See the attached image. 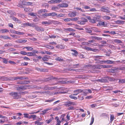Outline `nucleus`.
I'll return each mask as SVG.
<instances>
[{
    "instance_id": "obj_10",
    "label": "nucleus",
    "mask_w": 125,
    "mask_h": 125,
    "mask_svg": "<svg viewBox=\"0 0 125 125\" xmlns=\"http://www.w3.org/2000/svg\"><path fill=\"white\" fill-rule=\"evenodd\" d=\"M71 51L74 52V53H72V54L75 57H77L78 54V52L76 50L71 49Z\"/></svg>"
},
{
    "instance_id": "obj_33",
    "label": "nucleus",
    "mask_w": 125,
    "mask_h": 125,
    "mask_svg": "<svg viewBox=\"0 0 125 125\" xmlns=\"http://www.w3.org/2000/svg\"><path fill=\"white\" fill-rule=\"evenodd\" d=\"M53 119V117H52L49 120H46V122L48 124L51 121H52Z\"/></svg>"
},
{
    "instance_id": "obj_57",
    "label": "nucleus",
    "mask_w": 125,
    "mask_h": 125,
    "mask_svg": "<svg viewBox=\"0 0 125 125\" xmlns=\"http://www.w3.org/2000/svg\"><path fill=\"white\" fill-rule=\"evenodd\" d=\"M41 72H48V70L47 69H41Z\"/></svg>"
},
{
    "instance_id": "obj_18",
    "label": "nucleus",
    "mask_w": 125,
    "mask_h": 125,
    "mask_svg": "<svg viewBox=\"0 0 125 125\" xmlns=\"http://www.w3.org/2000/svg\"><path fill=\"white\" fill-rule=\"evenodd\" d=\"M9 32V30L6 29L0 30V32L3 33Z\"/></svg>"
},
{
    "instance_id": "obj_16",
    "label": "nucleus",
    "mask_w": 125,
    "mask_h": 125,
    "mask_svg": "<svg viewBox=\"0 0 125 125\" xmlns=\"http://www.w3.org/2000/svg\"><path fill=\"white\" fill-rule=\"evenodd\" d=\"M17 90L18 91H21L22 90L24 89L25 88L24 86H20L17 87Z\"/></svg>"
},
{
    "instance_id": "obj_23",
    "label": "nucleus",
    "mask_w": 125,
    "mask_h": 125,
    "mask_svg": "<svg viewBox=\"0 0 125 125\" xmlns=\"http://www.w3.org/2000/svg\"><path fill=\"white\" fill-rule=\"evenodd\" d=\"M34 123L35 124H36L37 125H41L43 124V123L39 121H36Z\"/></svg>"
},
{
    "instance_id": "obj_3",
    "label": "nucleus",
    "mask_w": 125,
    "mask_h": 125,
    "mask_svg": "<svg viewBox=\"0 0 125 125\" xmlns=\"http://www.w3.org/2000/svg\"><path fill=\"white\" fill-rule=\"evenodd\" d=\"M101 9L102 11L107 13H109L110 12V11L109 10V8L107 7L102 6L101 7Z\"/></svg>"
},
{
    "instance_id": "obj_54",
    "label": "nucleus",
    "mask_w": 125,
    "mask_h": 125,
    "mask_svg": "<svg viewBox=\"0 0 125 125\" xmlns=\"http://www.w3.org/2000/svg\"><path fill=\"white\" fill-rule=\"evenodd\" d=\"M64 15V14H60L58 15L57 14V17H63Z\"/></svg>"
},
{
    "instance_id": "obj_47",
    "label": "nucleus",
    "mask_w": 125,
    "mask_h": 125,
    "mask_svg": "<svg viewBox=\"0 0 125 125\" xmlns=\"http://www.w3.org/2000/svg\"><path fill=\"white\" fill-rule=\"evenodd\" d=\"M114 116L113 115H110V122L111 123L113 120L114 118Z\"/></svg>"
},
{
    "instance_id": "obj_38",
    "label": "nucleus",
    "mask_w": 125,
    "mask_h": 125,
    "mask_svg": "<svg viewBox=\"0 0 125 125\" xmlns=\"http://www.w3.org/2000/svg\"><path fill=\"white\" fill-rule=\"evenodd\" d=\"M107 79L110 81H114L115 80V79L114 78L111 77H110L108 76H107Z\"/></svg>"
},
{
    "instance_id": "obj_34",
    "label": "nucleus",
    "mask_w": 125,
    "mask_h": 125,
    "mask_svg": "<svg viewBox=\"0 0 125 125\" xmlns=\"http://www.w3.org/2000/svg\"><path fill=\"white\" fill-rule=\"evenodd\" d=\"M2 38L7 40H10L11 39L10 37L6 36H2Z\"/></svg>"
},
{
    "instance_id": "obj_30",
    "label": "nucleus",
    "mask_w": 125,
    "mask_h": 125,
    "mask_svg": "<svg viewBox=\"0 0 125 125\" xmlns=\"http://www.w3.org/2000/svg\"><path fill=\"white\" fill-rule=\"evenodd\" d=\"M24 48L26 49L28 51H32L33 49L32 47L29 46L25 47Z\"/></svg>"
},
{
    "instance_id": "obj_29",
    "label": "nucleus",
    "mask_w": 125,
    "mask_h": 125,
    "mask_svg": "<svg viewBox=\"0 0 125 125\" xmlns=\"http://www.w3.org/2000/svg\"><path fill=\"white\" fill-rule=\"evenodd\" d=\"M32 52L33 54V56H37V55L35 54V53L38 54L40 53L39 52L35 50L33 51Z\"/></svg>"
},
{
    "instance_id": "obj_37",
    "label": "nucleus",
    "mask_w": 125,
    "mask_h": 125,
    "mask_svg": "<svg viewBox=\"0 0 125 125\" xmlns=\"http://www.w3.org/2000/svg\"><path fill=\"white\" fill-rule=\"evenodd\" d=\"M103 19L105 20H109L111 18V17L109 16L106 15L103 17Z\"/></svg>"
},
{
    "instance_id": "obj_2",
    "label": "nucleus",
    "mask_w": 125,
    "mask_h": 125,
    "mask_svg": "<svg viewBox=\"0 0 125 125\" xmlns=\"http://www.w3.org/2000/svg\"><path fill=\"white\" fill-rule=\"evenodd\" d=\"M76 104L74 102H72L70 101H68L64 104V105L66 107H69L71 106V105H75Z\"/></svg>"
},
{
    "instance_id": "obj_58",
    "label": "nucleus",
    "mask_w": 125,
    "mask_h": 125,
    "mask_svg": "<svg viewBox=\"0 0 125 125\" xmlns=\"http://www.w3.org/2000/svg\"><path fill=\"white\" fill-rule=\"evenodd\" d=\"M73 67L74 68H77L79 67V64H73Z\"/></svg>"
},
{
    "instance_id": "obj_49",
    "label": "nucleus",
    "mask_w": 125,
    "mask_h": 125,
    "mask_svg": "<svg viewBox=\"0 0 125 125\" xmlns=\"http://www.w3.org/2000/svg\"><path fill=\"white\" fill-rule=\"evenodd\" d=\"M57 89V87L54 86V87H49V90H53Z\"/></svg>"
},
{
    "instance_id": "obj_22",
    "label": "nucleus",
    "mask_w": 125,
    "mask_h": 125,
    "mask_svg": "<svg viewBox=\"0 0 125 125\" xmlns=\"http://www.w3.org/2000/svg\"><path fill=\"white\" fill-rule=\"evenodd\" d=\"M91 37L92 38V39H94L98 40H101L102 39V38L96 36H92Z\"/></svg>"
},
{
    "instance_id": "obj_4",
    "label": "nucleus",
    "mask_w": 125,
    "mask_h": 125,
    "mask_svg": "<svg viewBox=\"0 0 125 125\" xmlns=\"http://www.w3.org/2000/svg\"><path fill=\"white\" fill-rule=\"evenodd\" d=\"M97 81L101 83H108V82L107 76L103 77L102 79H99L97 80Z\"/></svg>"
},
{
    "instance_id": "obj_31",
    "label": "nucleus",
    "mask_w": 125,
    "mask_h": 125,
    "mask_svg": "<svg viewBox=\"0 0 125 125\" xmlns=\"http://www.w3.org/2000/svg\"><path fill=\"white\" fill-rule=\"evenodd\" d=\"M101 68H109L111 67V66L106 65H101L100 66Z\"/></svg>"
},
{
    "instance_id": "obj_36",
    "label": "nucleus",
    "mask_w": 125,
    "mask_h": 125,
    "mask_svg": "<svg viewBox=\"0 0 125 125\" xmlns=\"http://www.w3.org/2000/svg\"><path fill=\"white\" fill-rule=\"evenodd\" d=\"M73 95V94L70 95H69V97L75 100L77 99V98L76 97L74 96Z\"/></svg>"
},
{
    "instance_id": "obj_19",
    "label": "nucleus",
    "mask_w": 125,
    "mask_h": 125,
    "mask_svg": "<svg viewBox=\"0 0 125 125\" xmlns=\"http://www.w3.org/2000/svg\"><path fill=\"white\" fill-rule=\"evenodd\" d=\"M55 100V98H52L51 99H48L45 101V102L49 103H51L52 102Z\"/></svg>"
},
{
    "instance_id": "obj_42",
    "label": "nucleus",
    "mask_w": 125,
    "mask_h": 125,
    "mask_svg": "<svg viewBox=\"0 0 125 125\" xmlns=\"http://www.w3.org/2000/svg\"><path fill=\"white\" fill-rule=\"evenodd\" d=\"M85 29L86 30H87L86 32L87 33H90L92 32V31L91 30H89V28H86Z\"/></svg>"
},
{
    "instance_id": "obj_13",
    "label": "nucleus",
    "mask_w": 125,
    "mask_h": 125,
    "mask_svg": "<svg viewBox=\"0 0 125 125\" xmlns=\"http://www.w3.org/2000/svg\"><path fill=\"white\" fill-rule=\"evenodd\" d=\"M76 12H73L70 13L69 14V16L71 17H75L76 15Z\"/></svg>"
},
{
    "instance_id": "obj_15",
    "label": "nucleus",
    "mask_w": 125,
    "mask_h": 125,
    "mask_svg": "<svg viewBox=\"0 0 125 125\" xmlns=\"http://www.w3.org/2000/svg\"><path fill=\"white\" fill-rule=\"evenodd\" d=\"M66 92H60V91H59V92H53L51 93H52V95H54L55 94H58L59 93H62V94H63V93H66Z\"/></svg>"
},
{
    "instance_id": "obj_28",
    "label": "nucleus",
    "mask_w": 125,
    "mask_h": 125,
    "mask_svg": "<svg viewBox=\"0 0 125 125\" xmlns=\"http://www.w3.org/2000/svg\"><path fill=\"white\" fill-rule=\"evenodd\" d=\"M15 34L20 35H23L24 34V33L23 32H21L15 31Z\"/></svg>"
},
{
    "instance_id": "obj_26",
    "label": "nucleus",
    "mask_w": 125,
    "mask_h": 125,
    "mask_svg": "<svg viewBox=\"0 0 125 125\" xmlns=\"http://www.w3.org/2000/svg\"><path fill=\"white\" fill-rule=\"evenodd\" d=\"M55 60L57 61H59V62H62L63 61V59L62 58H61L60 57H58L56 58Z\"/></svg>"
},
{
    "instance_id": "obj_45",
    "label": "nucleus",
    "mask_w": 125,
    "mask_h": 125,
    "mask_svg": "<svg viewBox=\"0 0 125 125\" xmlns=\"http://www.w3.org/2000/svg\"><path fill=\"white\" fill-rule=\"evenodd\" d=\"M74 109V107L73 106H71L67 108V109L68 110H73Z\"/></svg>"
},
{
    "instance_id": "obj_39",
    "label": "nucleus",
    "mask_w": 125,
    "mask_h": 125,
    "mask_svg": "<svg viewBox=\"0 0 125 125\" xmlns=\"http://www.w3.org/2000/svg\"><path fill=\"white\" fill-rule=\"evenodd\" d=\"M10 35L11 37H12L14 38L15 39H17V38H19L20 37V36L17 35H14L12 34H10Z\"/></svg>"
},
{
    "instance_id": "obj_40",
    "label": "nucleus",
    "mask_w": 125,
    "mask_h": 125,
    "mask_svg": "<svg viewBox=\"0 0 125 125\" xmlns=\"http://www.w3.org/2000/svg\"><path fill=\"white\" fill-rule=\"evenodd\" d=\"M31 88H36L38 89H40L41 88V87H38L36 85L32 86H31Z\"/></svg>"
},
{
    "instance_id": "obj_35",
    "label": "nucleus",
    "mask_w": 125,
    "mask_h": 125,
    "mask_svg": "<svg viewBox=\"0 0 125 125\" xmlns=\"http://www.w3.org/2000/svg\"><path fill=\"white\" fill-rule=\"evenodd\" d=\"M49 38H55L56 37V36L52 34H51V35H49ZM56 37H57V38L59 37V36H56Z\"/></svg>"
},
{
    "instance_id": "obj_62",
    "label": "nucleus",
    "mask_w": 125,
    "mask_h": 125,
    "mask_svg": "<svg viewBox=\"0 0 125 125\" xmlns=\"http://www.w3.org/2000/svg\"><path fill=\"white\" fill-rule=\"evenodd\" d=\"M58 46V48H61V49H63L64 48V46L62 45H59Z\"/></svg>"
},
{
    "instance_id": "obj_17",
    "label": "nucleus",
    "mask_w": 125,
    "mask_h": 125,
    "mask_svg": "<svg viewBox=\"0 0 125 125\" xmlns=\"http://www.w3.org/2000/svg\"><path fill=\"white\" fill-rule=\"evenodd\" d=\"M113 42L115 43H119L122 42V41L120 40L117 39H115L113 40Z\"/></svg>"
},
{
    "instance_id": "obj_25",
    "label": "nucleus",
    "mask_w": 125,
    "mask_h": 125,
    "mask_svg": "<svg viewBox=\"0 0 125 125\" xmlns=\"http://www.w3.org/2000/svg\"><path fill=\"white\" fill-rule=\"evenodd\" d=\"M7 12L11 15H15L16 14L15 12L12 10H9Z\"/></svg>"
},
{
    "instance_id": "obj_44",
    "label": "nucleus",
    "mask_w": 125,
    "mask_h": 125,
    "mask_svg": "<svg viewBox=\"0 0 125 125\" xmlns=\"http://www.w3.org/2000/svg\"><path fill=\"white\" fill-rule=\"evenodd\" d=\"M50 16L54 17L55 16H57V14L54 12H52V13H50Z\"/></svg>"
},
{
    "instance_id": "obj_32",
    "label": "nucleus",
    "mask_w": 125,
    "mask_h": 125,
    "mask_svg": "<svg viewBox=\"0 0 125 125\" xmlns=\"http://www.w3.org/2000/svg\"><path fill=\"white\" fill-rule=\"evenodd\" d=\"M32 3L29 2H26L24 4V5L32 6Z\"/></svg>"
},
{
    "instance_id": "obj_7",
    "label": "nucleus",
    "mask_w": 125,
    "mask_h": 125,
    "mask_svg": "<svg viewBox=\"0 0 125 125\" xmlns=\"http://www.w3.org/2000/svg\"><path fill=\"white\" fill-rule=\"evenodd\" d=\"M74 93H75V94H73V95H76L79 94L82 92L83 90L81 89H77L76 90H74L73 91Z\"/></svg>"
},
{
    "instance_id": "obj_41",
    "label": "nucleus",
    "mask_w": 125,
    "mask_h": 125,
    "mask_svg": "<svg viewBox=\"0 0 125 125\" xmlns=\"http://www.w3.org/2000/svg\"><path fill=\"white\" fill-rule=\"evenodd\" d=\"M119 83H125V79H119Z\"/></svg>"
},
{
    "instance_id": "obj_55",
    "label": "nucleus",
    "mask_w": 125,
    "mask_h": 125,
    "mask_svg": "<svg viewBox=\"0 0 125 125\" xmlns=\"http://www.w3.org/2000/svg\"><path fill=\"white\" fill-rule=\"evenodd\" d=\"M63 20L65 22L70 21V18H66L64 19Z\"/></svg>"
},
{
    "instance_id": "obj_51",
    "label": "nucleus",
    "mask_w": 125,
    "mask_h": 125,
    "mask_svg": "<svg viewBox=\"0 0 125 125\" xmlns=\"http://www.w3.org/2000/svg\"><path fill=\"white\" fill-rule=\"evenodd\" d=\"M27 52L24 51H22L20 52V53L21 54L26 55L27 54Z\"/></svg>"
},
{
    "instance_id": "obj_12",
    "label": "nucleus",
    "mask_w": 125,
    "mask_h": 125,
    "mask_svg": "<svg viewBox=\"0 0 125 125\" xmlns=\"http://www.w3.org/2000/svg\"><path fill=\"white\" fill-rule=\"evenodd\" d=\"M50 56L48 55H45L42 58V60L43 61H48L49 58H50Z\"/></svg>"
},
{
    "instance_id": "obj_6",
    "label": "nucleus",
    "mask_w": 125,
    "mask_h": 125,
    "mask_svg": "<svg viewBox=\"0 0 125 125\" xmlns=\"http://www.w3.org/2000/svg\"><path fill=\"white\" fill-rule=\"evenodd\" d=\"M35 29L39 32L40 31H43L45 30V29L41 27H38L37 26L35 28Z\"/></svg>"
},
{
    "instance_id": "obj_56",
    "label": "nucleus",
    "mask_w": 125,
    "mask_h": 125,
    "mask_svg": "<svg viewBox=\"0 0 125 125\" xmlns=\"http://www.w3.org/2000/svg\"><path fill=\"white\" fill-rule=\"evenodd\" d=\"M12 45V44L11 43H8L5 44L4 45L5 47H10Z\"/></svg>"
},
{
    "instance_id": "obj_53",
    "label": "nucleus",
    "mask_w": 125,
    "mask_h": 125,
    "mask_svg": "<svg viewBox=\"0 0 125 125\" xmlns=\"http://www.w3.org/2000/svg\"><path fill=\"white\" fill-rule=\"evenodd\" d=\"M99 25L102 26H104L105 27L106 26V24H105L104 22H101L99 24Z\"/></svg>"
},
{
    "instance_id": "obj_52",
    "label": "nucleus",
    "mask_w": 125,
    "mask_h": 125,
    "mask_svg": "<svg viewBox=\"0 0 125 125\" xmlns=\"http://www.w3.org/2000/svg\"><path fill=\"white\" fill-rule=\"evenodd\" d=\"M27 55L30 56H33V54L32 52H29L27 53Z\"/></svg>"
},
{
    "instance_id": "obj_21",
    "label": "nucleus",
    "mask_w": 125,
    "mask_h": 125,
    "mask_svg": "<svg viewBox=\"0 0 125 125\" xmlns=\"http://www.w3.org/2000/svg\"><path fill=\"white\" fill-rule=\"evenodd\" d=\"M125 21H123L118 20L116 21V23L117 24H124L125 23Z\"/></svg>"
},
{
    "instance_id": "obj_48",
    "label": "nucleus",
    "mask_w": 125,
    "mask_h": 125,
    "mask_svg": "<svg viewBox=\"0 0 125 125\" xmlns=\"http://www.w3.org/2000/svg\"><path fill=\"white\" fill-rule=\"evenodd\" d=\"M3 59L2 61L3 62L5 63H7L8 62V61L7 59H6L5 58H2V59Z\"/></svg>"
},
{
    "instance_id": "obj_14",
    "label": "nucleus",
    "mask_w": 125,
    "mask_h": 125,
    "mask_svg": "<svg viewBox=\"0 0 125 125\" xmlns=\"http://www.w3.org/2000/svg\"><path fill=\"white\" fill-rule=\"evenodd\" d=\"M60 6L61 7H67L68 6V5L66 3H64L60 4Z\"/></svg>"
},
{
    "instance_id": "obj_43",
    "label": "nucleus",
    "mask_w": 125,
    "mask_h": 125,
    "mask_svg": "<svg viewBox=\"0 0 125 125\" xmlns=\"http://www.w3.org/2000/svg\"><path fill=\"white\" fill-rule=\"evenodd\" d=\"M58 8L57 7H53L52 8V10L55 11H58Z\"/></svg>"
},
{
    "instance_id": "obj_64",
    "label": "nucleus",
    "mask_w": 125,
    "mask_h": 125,
    "mask_svg": "<svg viewBox=\"0 0 125 125\" xmlns=\"http://www.w3.org/2000/svg\"><path fill=\"white\" fill-rule=\"evenodd\" d=\"M92 45H94V46H99V44L97 43H95V42H93V43L92 44Z\"/></svg>"
},
{
    "instance_id": "obj_20",
    "label": "nucleus",
    "mask_w": 125,
    "mask_h": 125,
    "mask_svg": "<svg viewBox=\"0 0 125 125\" xmlns=\"http://www.w3.org/2000/svg\"><path fill=\"white\" fill-rule=\"evenodd\" d=\"M97 18L96 17H94L93 19H91L90 21L92 23H95L96 22V20Z\"/></svg>"
},
{
    "instance_id": "obj_9",
    "label": "nucleus",
    "mask_w": 125,
    "mask_h": 125,
    "mask_svg": "<svg viewBox=\"0 0 125 125\" xmlns=\"http://www.w3.org/2000/svg\"><path fill=\"white\" fill-rule=\"evenodd\" d=\"M27 41V40L26 39H19L17 40L16 42L19 43H24L26 42Z\"/></svg>"
},
{
    "instance_id": "obj_11",
    "label": "nucleus",
    "mask_w": 125,
    "mask_h": 125,
    "mask_svg": "<svg viewBox=\"0 0 125 125\" xmlns=\"http://www.w3.org/2000/svg\"><path fill=\"white\" fill-rule=\"evenodd\" d=\"M24 10L25 12H31L32 10V9L30 8L24 7Z\"/></svg>"
},
{
    "instance_id": "obj_59",
    "label": "nucleus",
    "mask_w": 125,
    "mask_h": 125,
    "mask_svg": "<svg viewBox=\"0 0 125 125\" xmlns=\"http://www.w3.org/2000/svg\"><path fill=\"white\" fill-rule=\"evenodd\" d=\"M103 56H94V58L95 59H100L101 57H103Z\"/></svg>"
},
{
    "instance_id": "obj_60",
    "label": "nucleus",
    "mask_w": 125,
    "mask_h": 125,
    "mask_svg": "<svg viewBox=\"0 0 125 125\" xmlns=\"http://www.w3.org/2000/svg\"><path fill=\"white\" fill-rule=\"evenodd\" d=\"M79 99L80 100H82L83 99V96H81V95H79L78 96Z\"/></svg>"
},
{
    "instance_id": "obj_5",
    "label": "nucleus",
    "mask_w": 125,
    "mask_h": 125,
    "mask_svg": "<svg viewBox=\"0 0 125 125\" xmlns=\"http://www.w3.org/2000/svg\"><path fill=\"white\" fill-rule=\"evenodd\" d=\"M82 21H77V23L81 25H83L85 24V22L87 21V19L84 18H83L81 19Z\"/></svg>"
},
{
    "instance_id": "obj_46",
    "label": "nucleus",
    "mask_w": 125,
    "mask_h": 125,
    "mask_svg": "<svg viewBox=\"0 0 125 125\" xmlns=\"http://www.w3.org/2000/svg\"><path fill=\"white\" fill-rule=\"evenodd\" d=\"M114 62V61H112L109 60H107V63L108 64H112Z\"/></svg>"
},
{
    "instance_id": "obj_27",
    "label": "nucleus",
    "mask_w": 125,
    "mask_h": 125,
    "mask_svg": "<svg viewBox=\"0 0 125 125\" xmlns=\"http://www.w3.org/2000/svg\"><path fill=\"white\" fill-rule=\"evenodd\" d=\"M65 30L69 31L74 32L75 31L74 29L70 28H66L65 29Z\"/></svg>"
},
{
    "instance_id": "obj_63",
    "label": "nucleus",
    "mask_w": 125,
    "mask_h": 125,
    "mask_svg": "<svg viewBox=\"0 0 125 125\" xmlns=\"http://www.w3.org/2000/svg\"><path fill=\"white\" fill-rule=\"evenodd\" d=\"M49 87L47 85H45L44 86V89L45 90H49Z\"/></svg>"
},
{
    "instance_id": "obj_50",
    "label": "nucleus",
    "mask_w": 125,
    "mask_h": 125,
    "mask_svg": "<svg viewBox=\"0 0 125 125\" xmlns=\"http://www.w3.org/2000/svg\"><path fill=\"white\" fill-rule=\"evenodd\" d=\"M31 116L33 118V120H35L36 119L37 116L35 115H31Z\"/></svg>"
},
{
    "instance_id": "obj_1",
    "label": "nucleus",
    "mask_w": 125,
    "mask_h": 125,
    "mask_svg": "<svg viewBox=\"0 0 125 125\" xmlns=\"http://www.w3.org/2000/svg\"><path fill=\"white\" fill-rule=\"evenodd\" d=\"M9 95L12 96L14 99H17L20 98V96L17 92H11L9 93Z\"/></svg>"
},
{
    "instance_id": "obj_61",
    "label": "nucleus",
    "mask_w": 125,
    "mask_h": 125,
    "mask_svg": "<svg viewBox=\"0 0 125 125\" xmlns=\"http://www.w3.org/2000/svg\"><path fill=\"white\" fill-rule=\"evenodd\" d=\"M43 16H50V13H45L43 14Z\"/></svg>"
},
{
    "instance_id": "obj_8",
    "label": "nucleus",
    "mask_w": 125,
    "mask_h": 125,
    "mask_svg": "<svg viewBox=\"0 0 125 125\" xmlns=\"http://www.w3.org/2000/svg\"><path fill=\"white\" fill-rule=\"evenodd\" d=\"M24 79V78L22 77H17L15 78H9V81L10 80H17L18 79L22 80Z\"/></svg>"
},
{
    "instance_id": "obj_24",
    "label": "nucleus",
    "mask_w": 125,
    "mask_h": 125,
    "mask_svg": "<svg viewBox=\"0 0 125 125\" xmlns=\"http://www.w3.org/2000/svg\"><path fill=\"white\" fill-rule=\"evenodd\" d=\"M45 47L49 49H53L54 47L50 45H46Z\"/></svg>"
}]
</instances>
